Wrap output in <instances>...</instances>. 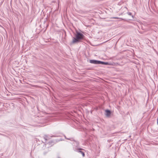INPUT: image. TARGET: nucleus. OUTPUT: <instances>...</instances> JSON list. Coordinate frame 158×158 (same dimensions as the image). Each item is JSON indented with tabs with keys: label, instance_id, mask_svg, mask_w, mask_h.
I'll return each instance as SVG.
<instances>
[{
	"label": "nucleus",
	"instance_id": "obj_4",
	"mask_svg": "<svg viewBox=\"0 0 158 158\" xmlns=\"http://www.w3.org/2000/svg\"><path fill=\"white\" fill-rule=\"evenodd\" d=\"M78 152H79L82 155V156L83 157H84L85 156V153L84 152L80 151V150H78Z\"/></svg>",
	"mask_w": 158,
	"mask_h": 158
},
{
	"label": "nucleus",
	"instance_id": "obj_1",
	"mask_svg": "<svg viewBox=\"0 0 158 158\" xmlns=\"http://www.w3.org/2000/svg\"><path fill=\"white\" fill-rule=\"evenodd\" d=\"M84 36L82 33L79 32H77L75 35V37L73 38L71 44H75L78 43L81 40L83 39Z\"/></svg>",
	"mask_w": 158,
	"mask_h": 158
},
{
	"label": "nucleus",
	"instance_id": "obj_5",
	"mask_svg": "<svg viewBox=\"0 0 158 158\" xmlns=\"http://www.w3.org/2000/svg\"><path fill=\"white\" fill-rule=\"evenodd\" d=\"M128 14L130 15H131V13H129Z\"/></svg>",
	"mask_w": 158,
	"mask_h": 158
},
{
	"label": "nucleus",
	"instance_id": "obj_2",
	"mask_svg": "<svg viewBox=\"0 0 158 158\" xmlns=\"http://www.w3.org/2000/svg\"><path fill=\"white\" fill-rule=\"evenodd\" d=\"M90 62L92 64H108V63L107 62H104L101 61H98L94 60H90Z\"/></svg>",
	"mask_w": 158,
	"mask_h": 158
},
{
	"label": "nucleus",
	"instance_id": "obj_6",
	"mask_svg": "<svg viewBox=\"0 0 158 158\" xmlns=\"http://www.w3.org/2000/svg\"><path fill=\"white\" fill-rule=\"evenodd\" d=\"M115 18V19H118V18L115 17V18Z\"/></svg>",
	"mask_w": 158,
	"mask_h": 158
},
{
	"label": "nucleus",
	"instance_id": "obj_3",
	"mask_svg": "<svg viewBox=\"0 0 158 158\" xmlns=\"http://www.w3.org/2000/svg\"><path fill=\"white\" fill-rule=\"evenodd\" d=\"M105 112L106 115L107 117L109 116L111 114V112L110 110H105Z\"/></svg>",
	"mask_w": 158,
	"mask_h": 158
}]
</instances>
